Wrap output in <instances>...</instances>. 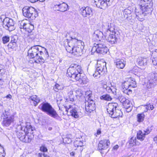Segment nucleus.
Masks as SVG:
<instances>
[{
  "instance_id": "obj_13",
  "label": "nucleus",
  "mask_w": 157,
  "mask_h": 157,
  "mask_svg": "<svg viewBox=\"0 0 157 157\" xmlns=\"http://www.w3.org/2000/svg\"><path fill=\"white\" fill-rule=\"evenodd\" d=\"M136 17L139 21H143L144 19V16L147 14L151 13H148L147 11H145L143 9L139 6V8H136L135 10Z\"/></svg>"
},
{
  "instance_id": "obj_14",
  "label": "nucleus",
  "mask_w": 157,
  "mask_h": 157,
  "mask_svg": "<svg viewBox=\"0 0 157 157\" xmlns=\"http://www.w3.org/2000/svg\"><path fill=\"white\" fill-rule=\"evenodd\" d=\"M118 33H119L117 31L109 33L108 35L109 36L107 39V41L112 44L116 43L119 38Z\"/></svg>"
},
{
  "instance_id": "obj_25",
  "label": "nucleus",
  "mask_w": 157,
  "mask_h": 157,
  "mask_svg": "<svg viewBox=\"0 0 157 157\" xmlns=\"http://www.w3.org/2000/svg\"><path fill=\"white\" fill-rule=\"evenodd\" d=\"M117 67L120 69H123L125 67V61L123 59H117L115 61Z\"/></svg>"
},
{
  "instance_id": "obj_22",
  "label": "nucleus",
  "mask_w": 157,
  "mask_h": 157,
  "mask_svg": "<svg viewBox=\"0 0 157 157\" xmlns=\"http://www.w3.org/2000/svg\"><path fill=\"white\" fill-rule=\"evenodd\" d=\"M68 7V6L67 4L63 2L58 5H55L54 8L57 10L63 12L67 10Z\"/></svg>"
},
{
  "instance_id": "obj_51",
  "label": "nucleus",
  "mask_w": 157,
  "mask_h": 157,
  "mask_svg": "<svg viewBox=\"0 0 157 157\" xmlns=\"http://www.w3.org/2000/svg\"><path fill=\"white\" fill-rule=\"evenodd\" d=\"M147 105L148 106V108L150 109V110H152L153 109L154 107L153 105H151L150 103L147 104Z\"/></svg>"
},
{
  "instance_id": "obj_61",
  "label": "nucleus",
  "mask_w": 157,
  "mask_h": 157,
  "mask_svg": "<svg viewBox=\"0 0 157 157\" xmlns=\"http://www.w3.org/2000/svg\"><path fill=\"white\" fill-rule=\"evenodd\" d=\"M70 155L72 156H74L75 155V153L74 152H72L70 153Z\"/></svg>"
},
{
  "instance_id": "obj_36",
  "label": "nucleus",
  "mask_w": 157,
  "mask_h": 157,
  "mask_svg": "<svg viewBox=\"0 0 157 157\" xmlns=\"http://www.w3.org/2000/svg\"><path fill=\"white\" fill-rule=\"evenodd\" d=\"M128 79L131 87L134 88L136 86V82L134 78H130Z\"/></svg>"
},
{
  "instance_id": "obj_6",
  "label": "nucleus",
  "mask_w": 157,
  "mask_h": 157,
  "mask_svg": "<svg viewBox=\"0 0 157 157\" xmlns=\"http://www.w3.org/2000/svg\"><path fill=\"white\" fill-rule=\"evenodd\" d=\"M39 107L43 111L54 118L58 116L56 111L50 104L47 102L42 103L40 105Z\"/></svg>"
},
{
  "instance_id": "obj_7",
  "label": "nucleus",
  "mask_w": 157,
  "mask_h": 157,
  "mask_svg": "<svg viewBox=\"0 0 157 157\" xmlns=\"http://www.w3.org/2000/svg\"><path fill=\"white\" fill-rule=\"evenodd\" d=\"M96 70L93 74L95 78H99L101 75H104L106 71V63L101 61H98L96 66Z\"/></svg>"
},
{
  "instance_id": "obj_1",
  "label": "nucleus",
  "mask_w": 157,
  "mask_h": 157,
  "mask_svg": "<svg viewBox=\"0 0 157 157\" xmlns=\"http://www.w3.org/2000/svg\"><path fill=\"white\" fill-rule=\"evenodd\" d=\"M78 34L75 33V36L71 37V39L68 44L66 50L70 52L77 56H81L83 53L84 47L82 41L78 39Z\"/></svg>"
},
{
  "instance_id": "obj_12",
  "label": "nucleus",
  "mask_w": 157,
  "mask_h": 157,
  "mask_svg": "<svg viewBox=\"0 0 157 157\" xmlns=\"http://www.w3.org/2000/svg\"><path fill=\"white\" fill-rule=\"evenodd\" d=\"M3 22V26L6 30L11 31L15 29L14 23L12 19L6 17L4 19Z\"/></svg>"
},
{
  "instance_id": "obj_30",
  "label": "nucleus",
  "mask_w": 157,
  "mask_h": 157,
  "mask_svg": "<svg viewBox=\"0 0 157 157\" xmlns=\"http://www.w3.org/2000/svg\"><path fill=\"white\" fill-rule=\"evenodd\" d=\"M148 134V133L145 131L143 133L142 131H139L137 134V138L140 141H143L145 138V135Z\"/></svg>"
},
{
  "instance_id": "obj_18",
  "label": "nucleus",
  "mask_w": 157,
  "mask_h": 157,
  "mask_svg": "<svg viewBox=\"0 0 157 157\" xmlns=\"http://www.w3.org/2000/svg\"><path fill=\"white\" fill-rule=\"evenodd\" d=\"M110 0H92V2L94 3L96 6L101 9L103 7H106L108 5L107 2H109Z\"/></svg>"
},
{
  "instance_id": "obj_31",
  "label": "nucleus",
  "mask_w": 157,
  "mask_h": 157,
  "mask_svg": "<svg viewBox=\"0 0 157 157\" xmlns=\"http://www.w3.org/2000/svg\"><path fill=\"white\" fill-rule=\"evenodd\" d=\"M29 99L33 101V104L35 106H36L40 101V99L37 97L36 95H34L31 96Z\"/></svg>"
},
{
  "instance_id": "obj_60",
  "label": "nucleus",
  "mask_w": 157,
  "mask_h": 157,
  "mask_svg": "<svg viewBox=\"0 0 157 157\" xmlns=\"http://www.w3.org/2000/svg\"><path fill=\"white\" fill-rule=\"evenodd\" d=\"M43 154H42V153H39L38 154V156L39 157H42V155H43Z\"/></svg>"
},
{
  "instance_id": "obj_52",
  "label": "nucleus",
  "mask_w": 157,
  "mask_h": 157,
  "mask_svg": "<svg viewBox=\"0 0 157 157\" xmlns=\"http://www.w3.org/2000/svg\"><path fill=\"white\" fill-rule=\"evenodd\" d=\"M101 131L100 129L98 130L97 132L95 134V135L97 137L98 135H99L101 134Z\"/></svg>"
},
{
  "instance_id": "obj_20",
  "label": "nucleus",
  "mask_w": 157,
  "mask_h": 157,
  "mask_svg": "<svg viewBox=\"0 0 157 157\" xmlns=\"http://www.w3.org/2000/svg\"><path fill=\"white\" fill-rule=\"evenodd\" d=\"M110 144L109 141L108 140L105 139L101 140L98 144V148L99 150L105 149Z\"/></svg>"
},
{
  "instance_id": "obj_56",
  "label": "nucleus",
  "mask_w": 157,
  "mask_h": 157,
  "mask_svg": "<svg viewBox=\"0 0 157 157\" xmlns=\"http://www.w3.org/2000/svg\"><path fill=\"white\" fill-rule=\"evenodd\" d=\"M31 3H34L38 1V0H28Z\"/></svg>"
},
{
  "instance_id": "obj_2",
  "label": "nucleus",
  "mask_w": 157,
  "mask_h": 157,
  "mask_svg": "<svg viewBox=\"0 0 157 157\" xmlns=\"http://www.w3.org/2000/svg\"><path fill=\"white\" fill-rule=\"evenodd\" d=\"M45 55L44 52L40 50L38 46L32 47L28 51V56L32 58H35L34 62L37 63H43L44 62L43 57L48 58L49 56L48 53L47 49L44 48Z\"/></svg>"
},
{
  "instance_id": "obj_26",
  "label": "nucleus",
  "mask_w": 157,
  "mask_h": 157,
  "mask_svg": "<svg viewBox=\"0 0 157 157\" xmlns=\"http://www.w3.org/2000/svg\"><path fill=\"white\" fill-rule=\"evenodd\" d=\"M23 128L24 131L23 132H25L26 134L30 135L33 133L32 132L33 131L34 128L33 127L30 125H27L25 127H22Z\"/></svg>"
},
{
  "instance_id": "obj_38",
  "label": "nucleus",
  "mask_w": 157,
  "mask_h": 157,
  "mask_svg": "<svg viewBox=\"0 0 157 157\" xmlns=\"http://www.w3.org/2000/svg\"><path fill=\"white\" fill-rule=\"evenodd\" d=\"M136 138L135 137H132L128 141L130 147H132L136 144Z\"/></svg>"
},
{
  "instance_id": "obj_40",
  "label": "nucleus",
  "mask_w": 157,
  "mask_h": 157,
  "mask_svg": "<svg viewBox=\"0 0 157 157\" xmlns=\"http://www.w3.org/2000/svg\"><path fill=\"white\" fill-rule=\"evenodd\" d=\"M64 87L62 85H60L58 84H56L54 87V90L56 92H58L59 90H63Z\"/></svg>"
},
{
  "instance_id": "obj_48",
  "label": "nucleus",
  "mask_w": 157,
  "mask_h": 157,
  "mask_svg": "<svg viewBox=\"0 0 157 157\" xmlns=\"http://www.w3.org/2000/svg\"><path fill=\"white\" fill-rule=\"evenodd\" d=\"M40 150L43 152H47L48 151V149L47 148L44 146L42 145L40 147Z\"/></svg>"
},
{
  "instance_id": "obj_46",
  "label": "nucleus",
  "mask_w": 157,
  "mask_h": 157,
  "mask_svg": "<svg viewBox=\"0 0 157 157\" xmlns=\"http://www.w3.org/2000/svg\"><path fill=\"white\" fill-rule=\"evenodd\" d=\"M9 47L11 48H13L17 46V43L13 42V43L10 42L8 44Z\"/></svg>"
},
{
  "instance_id": "obj_53",
  "label": "nucleus",
  "mask_w": 157,
  "mask_h": 157,
  "mask_svg": "<svg viewBox=\"0 0 157 157\" xmlns=\"http://www.w3.org/2000/svg\"><path fill=\"white\" fill-rule=\"evenodd\" d=\"M17 39H15L14 37H13L11 38V41L10 42L13 43V42H17Z\"/></svg>"
},
{
  "instance_id": "obj_8",
  "label": "nucleus",
  "mask_w": 157,
  "mask_h": 157,
  "mask_svg": "<svg viewBox=\"0 0 157 157\" xmlns=\"http://www.w3.org/2000/svg\"><path fill=\"white\" fill-rule=\"evenodd\" d=\"M23 15L28 18H31L32 20L35 19L37 16V12L32 7L25 6L22 9Z\"/></svg>"
},
{
  "instance_id": "obj_58",
  "label": "nucleus",
  "mask_w": 157,
  "mask_h": 157,
  "mask_svg": "<svg viewBox=\"0 0 157 157\" xmlns=\"http://www.w3.org/2000/svg\"><path fill=\"white\" fill-rule=\"evenodd\" d=\"M43 155L44 157H50L48 155L44 153L43 154Z\"/></svg>"
},
{
  "instance_id": "obj_23",
  "label": "nucleus",
  "mask_w": 157,
  "mask_h": 157,
  "mask_svg": "<svg viewBox=\"0 0 157 157\" xmlns=\"http://www.w3.org/2000/svg\"><path fill=\"white\" fill-rule=\"evenodd\" d=\"M148 79L150 84L155 83L157 80V74L154 73H151L149 74Z\"/></svg>"
},
{
  "instance_id": "obj_47",
  "label": "nucleus",
  "mask_w": 157,
  "mask_h": 157,
  "mask_svg": "<svg viewBox=\"0 0 157 157\" xmlns=\"http://www.w3.org/2000/svg\"><path fill=\"white\" fill-rule=\"evenodd\" d=\"M122 91L123 92L125 93L126 94L128 95H129V94L131 93L132 92V90H128V89H123Z\"/></svg>"
},
{
  "instance_id": "obj_15",
  "label": "nucleus",
  "mask_w": 157,
  "mask_h": 157,
  "mask_svg": "<svg viewBox=\"0 0 157 157\" xmlns=\"http://www.w3.org/2000/svg\"><path fill=\"white\" fill-rule=\"evenodd\" d=\"M104 27L103 31H104V36H106L109 33H111L115 31V29H114L113 24L109 23H104L103 25Z\"/></svg>"
},
{
  "instance_id": "obj_11",
  "label": "nucleus",
  "mask_w": 157,
  "mask_h": 157,
  "mask_svg": "<svg viewBox=\"0 0 157 157\" xmlns=\"http://www.w3.org/2000/svg\"><path fill=\"white\" fill-rule=\"evenodd\" d=\"M108 50V48L106 46L102 43L95 44L92 49V51H95L98 53L103 54H106Z\"/></svg>"
},
{
  "instance_id": "obj_54",
  "label": "nucleus",
  "mask_w": 157,
  "mask_h": 157,
  "mask_svg": "<svg viewBox=\"0 0 157 157\" xmlns=\"http://www.w3.org/2000/svg\"><path fill=\"white\" fill-rule=\"evenodd\" d=\"M126 109V110L127 111V112H129L130 111H131L132 110V106H130V107L127 108H125Z\"/></svg>"
},
{
  "instance_id": "obj_33",
  "label": "nucleus",
  "mask_w": 157,
  "mask_h": 157,
  "mask_svg": "<svg viewBox=\"0 0 157 157\" xmlns=\"http://www.w3.org/2000/svg\"><path fill=\"white\" fill-rule=\"evenodd\" d=\"M68 98L66 99L67 101H71L73 102L74 101V96L73 94V90H70L68 94Z\"/></svg>"
},
{
  "instance_id": "obj_44",
  "label": "nucleus",
  "mask_w": 157,
  "mask_h": 157,
  "mask_svg": "<svg viewBox=\"0 0 157 157\" xmlns=\"http://www.w3.org/2000/svg\"><path fill=\"white\" fill-rule=\"evenodd\" d=\"M82 142L80 140H76L74 142V145L75 147H78L79 146L81 147L83 146Z\"/></svg>"
},
{
  "instance_id": "obj_16",
  "label": "nucleus",
  "mask_w": 157,
  "mask_h": 157,
  "mask_svg": "<svg viewBox=\"0 0 157 157\" xmlns=\"http://www.w3.org/2000/svg\"><path fill=\"white\" fill-rule=\"evenodd\" d=\"M80 11L81 14L84 17L90 18L93 15L92 9L89 7H82Z\"/></svg>"
},
{
  "instance_id": "obj_59",
  "label": "nucleus",
  "mask_w": 157,
  "mask_h": 157,
  "mask_svg": "<svg viewBox=\"0 0 157 157\" xmlns=\"http://www.w3.org/2000/svg\"><path fill=\"white\" fill-rule=\"evenodd\" d=\"M11 97L12 96L10 94L7 95V96H6V98H11Z\"/></svg>"
},
{
  "instance_id": "obj_37",
  "label": "nucleus",
  "mask_w": 157,
  "mask_h": 157,
  "mask_svg": "<svg viewBox=\"0 0 157 157\" xmlns=\"http://www.w3.org/2000/svg\"><path fill=\"white\" fill-rule=\"evenodd\" d=\"M20 128H21V130L20 131H17V137L20 139L19 136L20 137H24V136L26 134L25 132H23V131H24L23 128H22L21 127Z\"/></svg>"
},
{
  "instance_id": "obj_55",
  "label": "nucleus",
  "mask_w": 157,
  "mask_h": 157,
  "mask_svg": "<svg viewBox=\"0 0 157 157\" xmlns=\"http://www.w3.org/2000/svg\"><path fill=\"white\" fill-rule=\"evenodd\" d=\"M119 147V146L117 145H116L113 147V149L114 150H117L118 148Z\"/></svg>"
},
{
  "instance_id": "obj_3",
  "label": "nucleus",
  "mask_w": 157,
  "mask_h": 157,
  "mask_svg": "<svg viewBox=\"0 0 157 157\" xmlns=\"http://www.w3.org/2000/svg\"><path fill=\"white\" fill-rule=\"evenodd\" d=\"M83 71L81 66L76 64H72L67 70V76L75 81L81 80V74Z\"/></svg>"
},
{
  "instance_id": "obj_27",
  "label": "nucleus",
  "mask_w": 157,
  "mask_h": 157,
  "mask_svg": "<svg viewBox=\"0 0 157 157\" xmlns=\"http://www.w3.org/2000/svg\"><path fill=\"white\" fill-rule=\"evenodd\" d=\"M147 61V60L146 58L141 57H139L137 59V62L140 66L146 65Z\"/></svg>"
},
{
  "instance_id": "obj_49",
  "label": "nucleus",
  "mask_w": 157,
  "mask_h": 157,
  "mask_svg": "<svg viewBox=\"0 0 157 157\" xmlns=\"http://www.w3.org/2000/svg\"><path fill=\"white\" fill-rule=\"evenodd\" d=\"M4 150L3 147H2L0 145V155H3V157H4L5 153H4Z\"/></svg>"
},
{
  "instance_id": "obj_10",
  "label": "nucleus",
  "mask_w": 157,
  "mask_h": 157,
  "mask_svg": "<svg viewBox=\"0 0 157 157\" xmlns=\"http://www.w3.org/2000/svg\"><path fill=\"white\" fill-rule=\"evenodd\" d=\"M152 4V0H140L139 4V6L148 13H151L153 10Z\"/></svg>"
},
{
  "instance_id": "obj_29",
  "label": "nucleus",
  "mask_w": 157,
  "mask_h": 157,
  "mask_svg": "<svg viewBox=\"0 0 157 157\" xmlns=\"http://www.w3.org/2000/svg\"><path fill=\"white\" fill-rule=\"evenodd\" d=\"M20 137V140L22 141L25 142V143H29L32 140V137L30 136L29 135L26 134L25 135L24 137H20Z\"/></svg>"
},
{
  "instance_id": "obj_39",
  "label": "nucleus",
  "mask_w": 157,
  "mask_h": 157,
  "mask_svg": "<svg viewBox=\"0 0 157 157\" xmlns=\"http://www.w3.org/2000/svg\"><path fill=\"white\" fill-rule=\"evenodd\" d=\"M144 117L145 115L143 113L138 114L137 115V121L140 122H142L144 121Z\"/></svg>"
},
{
  "instance_id": "obj_9",
  "label": "nucleus",
  "mask_w": 157,
  "mask_h": 157,
  "mask_svg": "<svg viewBox=\"0 0 157 157\" xmlns=\"http://www.w3.org/2000/svg\"><path fill=\"white\" fill-rule=\"evenodd\" d=\"M4 117L2 122L3 125L9 126L12 123H13L14 120V116L13 114L10 115L8 111L5 110L3 113Z\"/></svg>"
},
{
  "instance_id": "obj_63",
  "label": "nucleus",
  "mask_w": 157,
  "mask_h": 157,
  "mask_svg": "<svg viewBox=\"0 0 157 157\" xmlns=\"http://www.w3.org/2000/svg\"><path fill=\"white\" fill-rule=\"evenodd\" d=\"M65 89L67 90H69L70 89H69V87H67V88H65Z\"/></svg>"
},
{
  "instance_id": "obj_50",
  "label": "nucleus",
  "mask_w": 157,
  "mask_h": 157,
  "mask_svg": "<svg viewBox=\"0 0 157 157\" xmlns=\"http://www.w3.org/2000/svg\"><path fill=\"white\" fill-rule=\"evenodd\" d=\"M144 107L145 109L144 111V112H146L148 110H150V109L148 108V106L147 104L145 105H142Z\"/></svg>"
},
{
  "instance_id": "obj_64",
  "label": "nucleus",
  "mask_w": 157,
  "mask_h": 157,
  "mask_svg": "<svg viewBox=\"0 0 157 157\" xmlns=\"http://www.w3.org/2000/svg\"><path fill=\"white\" fill-rule=\"evenodd\" d=\"M71 139H69L68 140V143H69L71 142Z\"/></svg>"
},
{
  "instance_id": "obj_24",
  "label": "nucleus",
  "mask_w": 157,
  "mask_h": 157,
  "mask_svg": "<svg viewBox=\"0 0 157 157\" xmlns=\"http://www.w3.org/2000/svg\"><path fill=\"white\" fill-rule=\"evenodd\" d=\"M71 105H69V108L66 111H68L69 110L71 114V115L74 118H77L79 117V113L78 112L77 109L75 108L71 109Z\"/></svg>"
},
{
  "instance_id": "obj_41",
  "label": "nucleus",
  "mask_w": 157,
  "mask_h": 157,
  "mask_svg": "<svg viewBox=\"0 0 157 157\" xmlns=\"http://www.w3.org/2000/svg\"><path fill=\"white\" fill-rule=\"evenodd\" d=\"M122 87L123 89H128L129 87H131L128 82V79L127 81H125L122 84Z\"/></svg>"
},
{
  "instance_id": "obj_28",
  "label": "nucleus",
  "mask_w": 157,
  "mask_h": 157,
  "mask_svg": "<svg viewBox=\"0 0 157 157\" xmlns=\"http://www.w3.org/2000/svg\"><path fill=\"white\" fill-rule=\"evenodd\" d=\"M132 11L128 9H125L123 11V15L124 17L127 20H129L132 18L131 15Z\"/></svg>"
},
{
  "instance_id": "obj_43",
  "label": "nucleus",
  "mask_w": 157,
  "mask_h": 157,
  "mask_svg": "<svg viewBox=\"0 0 157 157\" xmlns=\"http://www.w3.org/2000/svg\"><path fill=\"white\" fill-rule=\"evenodd\" d=\"M124 107L125 108H127L131 106V104L128 99H126L125 101L122 103Z\"/></svg>"
},
{
  "instance_id": "obj_19",
  "label": "nucleus",
  "mask_w": 157,
  "mask_h": 157,
  "mask_svg": "<svg viewBox=\"0 0 157 157\" xmlns=\"http://www.w3.org/2000/svg\"><path fill=\"white\" fill-rule=\"evenodd\" d=\"M104 33H103L102 32L99 30H95L93 36V39L94 41H100L102 38H105L106 36H104Z\"/></svg>"
},
{
  "instance_id": "obj_34",
  "label": "nucleus",
  "mask_w": 157,
  "mask_h": 157,
  "mask_svg": "<svg viewBox=\"0 0 157 157\" xmlns=\"http://www.w3.org/2000/svg\"><path fill=\"white\" fill-rule=\"evenodd\" d=\"M116 96L115 98L119 100L121 103H123L125 101L126 99V98L121 94H118L116 93V94H114Z\"/></svg>"
},
{
  "instance_id": "obj_4",
  "label": "nucleus",
  "mask_w": 157,
  "mask_h": 157,
  "mask_svg": "<svg viewBox=\"0 0 157 157\" xmlns=\"http://www.w3.org/2000/svg\"><path fill=\"white\" fill-rule=\"evenodd\" d=\"M85 109L87 112L91 113L95 110V104L93 98L92 96V92L90 90L86 92Z\"/></svg>"
},
{
  "instance_id": "obj_62",
  "label": "nucleus",
  "mask_w": 157,
  "mask_h": 157,
  "mask_svg": "<svg viewBox=\"0 0 157 157\" xmlns=\"http://www.w3.org/2000/svg\"><path fill=\"white\" fill-rule=\"evenodd\" d=\"M52 127H49L48 128V130L49 131H51L52 130Z\"/></svg>"
},
{
  "instance_id": "obj_57",
  "label": "nucleus",
  "mask_w": 157,
  "mask_h": 157,
  "mask_svg": "<svg viewBox=\"0 0 157 157\" xmlns=\"http://www.w3.org/2000/svg\"><path fill=\"white\" fill-rule=\"evenodd\" d=\"M2 35V31L0 30V40L1 39V37Z\"/></svg>"
},
{
  "instance_id": "obj_17",
  "label": "nucleus",
  "mask_w": 157,
  "mask_h": 157,
  "mask_svg": "<svg viewBox=\"0 0 157 157\" xmlns=\"http://www.w3.org/2000/svg\"><path fill=\"white\" fill-rule=\"evenodd\" d=\"M101 86L104 89L106 90L108 93H112L113 94H116V89L114 88H112L110 87L111 85L109 82H103L101 83Z\"/></svg>"
},
{
  "instance_id": "obj_21",
  "label": "nucleus",
  "mask_w": 157,
  "mask_h": 157,
  "mask_svg": "<svg viewBox=\"0 0 157 157\" xmlns=\"http://www.w3.org/2000/svg\"><path fill=\"white\" fill-rule=\"evenodd\" d=\"M34 26L33 24L29 23L26 24L25 29V30L29 33L28 36H29V38L32 39H34L35 37V36L32 32L34 29Z\"/></svg>"
},
{
  "instance_id": "obj_42",
  "label": "nucleus",
  "mask_w": 157,
  "mask_h": 157,
  "mask_svg": "<svg viewBox=\"0 0 157 157\" xmlns=\"http://www.w3.org/2000/svg\"><path fill=\"white\" fill-rule=\"evenodd\" d=\"M26 24H27L25 23L24 21H19L18 25L21 29H25Z\"/></svg>"
},
{
  "instance_id": "obj_32",
  "label": "nucleus",
  "mask_w": 157,
  "mask_h": 157,
  "mask_svg": "<svg viewBox=\"0 0 157 157\" xmlns=\"http://www.w3.org/2000/svg\"><path fill=\"white\" fill-rule=\"evenodd\" d=\"M151 56L153 58L152 61L153 64L155 65H156L157 64V50L152 53Z\"/></svg>"
},
{
  "instance_id": "obj_35",
  "label": "nucleus",
  "mask_w": 157,
  "mask_h": 157,
  "mask_svg": "<svg viewBox=\"0 0 157 157\" xmlns=\"http://www.w3.org/2000/svg\"><path fill=\"white\" fill-rule=\"evenodd\" d=\"M100 98L101 100L107 101H110L112 99V97L109 94H107L101 96L100 97Z\"/></svg>"
},
{
  "instance_id": "obj_5",
  "label": "nucleus",
  "mask_w": 157,
  "mask_h": 157,
  "mask_svg": "<svg viewBox=\"0 0 157 157\" xmlns=\"http://www.w3.org/2000/svg\"><path fill=\"white\" fill-rule=\"evenodd\" d=\"M117 103H109L107 110L109 115L112 118H116L118 117H122V113L121 110L118 109Z\"/></svg>"
},
{
  "instance_id": "obj_45",
  "label": "nucleus",
  "mask_w": 157,
  "mask_h": 157,
  "mask_svg": "<svg viewBox=\"0 0 157 157\" xmlns=\"http://www.w3.org/2000/svg\"><path fill=\"white\" fill-rule=\"evenodd\" d=\"M2 39L3 43L5 44L9 41L10 37L8 36H6L2 37Z\"/></svg>"
}]
</instances>
